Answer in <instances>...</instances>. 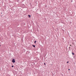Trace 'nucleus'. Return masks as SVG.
Returning a JSON list of instances; mask_svg holds the SVG:
<instances>
[{"mask_svg":"<svg viewBox=\"0 0 76 76\" xmlns=\"http://www.w3.org/2000/svg\"><path fill=\"white\" fill-rule=\"evenodd\" d=\"M12 63H15V60L14 59H13L12 61Z\"/></svg>","mask_w":76,"mask_h":76,"instance_id":"obj_1","label":"nucleus"},{"mask_svg":"<svg viewBox=\"0 0 76 76\" xmlns=\"http://www.w3.org/2000/svg\"><path fill=\"white\" fill-rule=\"evenodd\" d=\"M28 18H31V15H28Z\"/></svg>","mask_w":76,"mask_h":76,"instance_id":"obj_2","label":"nucleus"},{"mask_svg":"<svg viewBox=\"0 0 76 76\" xmlns=\"http://www.w3.org/2000/svg\"><path fill=\"white\" fill-rule=\"evenodd\" d=\"M32 46H33V47H34V48L35 47V45H32Z\"/></svg>","mask_w":76,"mask_h":76,"instance_id":"obj_3","label":"nucleus"},{"mask_svg":"<svg viewBox=\"0 0 76 76\" xmlns=\"http://www.w3.org/2000/svg\"><path fill=\"white\" fill-rule=\"evenodd\" d=\"M36 42H37V41H34V43H35V44H36Z\"/></svg>","mask_w":76,"mask_h":76,"instance_id":"obj_4","label":"nucleus"},{"mask_svg":"<svg viewBox=\"0 0 76 76\" xmlns=\"http://www.w3.org/2000/svg\"><path fill=\"white\" fill-rule=\"evenodd\" d=\"M72 54L73 55H74V53H73V52H72Z\"/></svg>","mask_w":76,"mask_h":76,"instance_id":"obj_5","label":"nucleus"},{"mask_svg":"<svg viewBox=\"0 0 76 76\" xmlns=\"http://www.w3.org/2000/svg\"><path fill=\"white\" fill-rule=\"evenodd\" d=\"M69 23H70V24H71V23H72V22H69Z\"/></svg>","mask_w":76,"mask_h":76,"instance_id":"obj_6","label":"nucleus"},{"mask_svg":"<svg viewBox=\"0 0 76 76\" xmlns=\"http://www.w3.org/2000/svg\"><path fill=\"white\" fill-rule=\"evenodd\" d=\"M12 67H14V66H13V65H12Z\"/></svg>","mask_w":76,"mask_h":76,"instance_id":"obj_7","label":"nucleus"},{"mask_svg":"<svg viewBox=\"0 0 76 76\" xmlns=\"http://www.w3.org/2000/svg\"><path fill=\"white\" fill-rule=\"evenodd\" d=\"M44 65L45 66L46 65L45 64V63H44Z\"/></svg>","mask_w":76,"mask_h":76,"instance_id":"obj_8","label":"nucleus"},{"mask_svg":"<svg viewBox=\"0 0 76 76\" xmlns=\"http://www.w3.org/2000/svg\"><path fill=\"white\" fill-rule=\"evenodd\" d=\"M71 2H73V1L72 0H71Z\"/></svg>","mask_w":76,"mask_h":76,"instance_id":"obj_9","label":"nucleus"},{"mask_svg":"<svg viewBox=\"0 0 76 76\" xmlns=\"http://www.w3.org/2000/svg\"><path fill=\"white\" fill-rule=\"evenodd\" d=\"M69 63V61H68L67 62V63Z\"/></svg>","mask_w":76,"mask_h":76,"instance_id":"obj_10","label":"nucleus"},{"mask_svg":"<svg viewBox=\"0 0 76 76\" xmlns=\"http://www.w3.org/2000/svg\"><path fill=\"white\" fill-rule=\"evenodd\" d=\"M70 47H69V50H70Z\"/></svg>","mask_w":76,"mask_h":76,"instance_id":"obj_11","label":"nucleus"},{"mask_svg":"<svg viewBox=\"0 0 76 76\" xmlns=\"http://www.w3.org/2000/svg\"><path fill=\"white\" fill-rule=\"evenodd\" d=\"M68 70H70V69H69Z\"/></svg>","mask_w":76,"mask_h":76,"instance_id":"obj_12","label":"nucleus"},{"mask_svg":"<svg viewBox=\"0 0 76 76\" xmlns=\"http://www.w3.org/2000/svg\"><path fill=\"white\" fill-rule=\"evenodd\" d=\"M70 45V46H72V45Z\"/></svg>","mask_w":76,"mask_h":76,"instance_id":"obj_13","label":"nucleus"},{"mask_svg":"<svg viewBox=\"0 0 76 76\" xmlns=\"http://www.w3.org/2000/svg\"><path fill=\"white\" fill-rule=\"evenodd\" d=\"M1 14H2V12L1 13Z\"/></svg>","mask_w":76,"mask_h":76,"instance_id":"obj_14","label":"nucleus"},{"mask_svg":"<svg viewBox=\"0 0 76 76\" xmlns=\"http://www.w3.org/2000/svg\"><path fill=\"white\" fill-rule=\"evenodd\" d=\"M1 46V45H0V46Z\"/></svg>","mask_w":76,"mask_h":76,"instance_id":"obj_15","label":"nucleus"},{"mask_svg":"<svg viewBox=\"0 0 76 76\" xmlns=\"http://www.w3.org/2000/svg\"><path fill=\"white\" fill-rule=\"evenodd\" d=\"M1 16H2V15H1Z\"/></svg>","mask_w":76,"mask_h":76,"instance_id":"obj_16","label":"nucleus"}]
</instances>
